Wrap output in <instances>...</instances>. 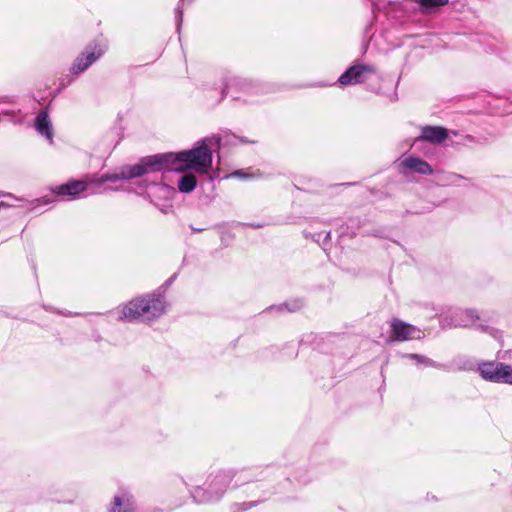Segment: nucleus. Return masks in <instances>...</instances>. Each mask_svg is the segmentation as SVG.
Here are the masks:
<instances>
[{
    "label": "nucleus",
    "mask_w": 512,
    "mask_h": 512,
    "mask_svg": "<svg viewBox=\"0 0 512 512\" xmlns=\"http://www.w3.org/2000/svg\"><path fill=\"white\" fill-rule=\"evenodd\" d=\"M228 477L226 475H219L214 479V486L226 487Z\"/></svg>",
    "instance_id": "f3484780"
},
{
    "label": "nucleus",
    "mask_w": 512,
    "mask_h": 512,
    "mask_svg": "<svg viewBox=\"0 0 512 512\" xmlns=\"http://www.w3.org/2000/svg\"><path fill=\"white\" fill-rule=\"evenodd\" d=\"M375 72V67L371 65H353L340 76L339 82L342 85L358 84L365 81L368 75L374 74Z\"/></svg>",
    "instance_id": "7ed1b4c3"
},
{
    "label": "nucleus",
    "mask_w": 512,
    "mask_h": 512,
    "mask_svg": "<svg viewBox=\"0 0 512 512\" xmlns=\"http://www.w3.org/2000/svg\"><path fill=\"white\" fill-rule=\"evenodd\" d=\"M424 333L417 327L401 320H394L391 324V337L395 341L420 339Z\"/></svg>",
    "instance_id": "20e7f679"
},
{
    "label": "nucleus",
    "mask_w": 512,
    "mask_h": 512,
    "mask_svg": "<svg viewBox=\"0 0 512 512\" xmlns=\"http://www.w3.org/2000/svg\"><path fill=\"white\" fill-rule=\"evenodd\" d=\"M110 512H135L132 497L127 494L115 496Z\"/></svg>",
    "instance_id": "9d476101"
},
{
    "label": "nucleus",
    "mask_w": 512,
    "mask_h": 512,
    "mask_svg": "<svg viewBox=\"0 0 512 512\" xmlns=\"http://www.w3.org/2000/svg\"><path fill=\"white\" fill-rule=\"evenodd\" d=\"M5 206L4 202H0V207Z\"/></svg>",
    "instance_id": "412c9836"
},
{
    "label": "nucleus",
    "mask_w": 512,
    "mask_h": 512,
    "mask_svg": "<svg viewBox=\"0 0 512 512\" xmlns=\"http://www.w3.org/2000/svg\"><path fill=\"white\" fill-rule=\"evenodd\" d=\"M197 180L192 174L184 175L178 182V188L183 193H189L196 187Z\"/></svg>",
    "instance_id": "ddd939ff"
},
{
    "label": "nucleus",
    "mask_w": 512,
    "mask_h": 512,
    "mask_svg": "<svg viewBox=\"0 0 512 512\" xmlns=\"http://www.w3.org/2000/svg\"><path fill=\"white\" fill-rule=\"evenodd\" d=\"M232 175H235V176H242V173L240 171H237V172H234Z\"/></svg>",
    "instance_id": "6ab92c4d"
},
{
    "label": "nucleus",
    "mask_w": 512,
    "mask_h": 512,
    "mask_svg": "<svg viewBox=\"0 0 512 512\" xmlns=\"http://www.w3.org/2000/svg\"><path fill=\"white\" fill-rule=\"evenodd\" d=\"M475 316L471 311H461L458 314V318L453 323L454 326H467L471 323H474Z\"/></svg>",
    "instance_id": "2eb2a0df"
},
{
    "label": "nucleus",
    "mask_w": 512,
    "mask_h": 512,
    "mask_svg": "<svg viewBox=\"0 0 512 512\" xmlns=\"http://www.w3.org/2000/svg\"><path fill=\"white\" fill-rule=\"evenodd\" d=\"M298 306H294L293 308H289L290 311H294Z\"/></svg>",
    "instance_id": "aec40b11"
},
{
    "label": "nucleus",
    "mask_w": 512,
    "mask_h": 512,
    "mask_svg": "<svg viewBox=\"0 0 512 512\" xmlns=\"http://www.w3.org/2000/svg\"><path fill=\"white\" fill-rule=\"evenodd\" d=\"M104 47L101 45L95 46L93 50H86L75 61L72 66V71L75 74L85 71L93 62H95L103 53Z\"/></svg>",
    "instance_id": "423d86ee"
},
{
    "label": "nucleus",
    "mask_w": 512,
    "mask_h": 512,
    "mask_svg": "<svg viewBox=\"0 0 512 512\" xmlns=\"http://www.w3.org/2000/svg\"><path fill=\"white\" fill-rule=\"evenodd\" d=\"M409 357H410V358H413V359H416V360H418V361L425 362V363H428V362H429L428 360L424 359L422 356L417 355V354H411Z\"/></svg>",
    "instance_id": "a211bd4d"
},
{
    "label": "nucleus",
    "mask_w": 512,
    "mask_h": 512,
    "mask_svg": "<svg viewBox=\"0 0 512 512\" xmlns=\"http://www.w3.org/2000/svg\"><path fill=\"white\" fill-rule=\"evenodd\" d=\"M499 368V379H497V382L512 384V366L501 363Z\"/></svg>",
    "instance_id": "4468645a"
},
{
    "label": "nucleus",
    "mask_w": 512,
    "mask_h": 512,
    "mask_svg": "<svg viewBox=\"0 0 512 512\" xmlns=\"http://www.w3.org/2000/svg\"><path fill=\"white\" fill-rule=\"evenodd\" d=\"M499 364L500 363H483L480 367H479V370H480V373H481V376L485 379V380H489V381H492V382H497V379L498 376H499Z\"/></svg>",
    "instance_id": "9b49d317"
},
{
    "label": "nucleus",
    "mask_w": 512,
    "mask_h": 512,
    "mask_svg": "<svg viewBox=\"0 0 512 512\" xmlns=\"http://www.w3.org/2000/svg\"><path fill=\"white\" fill-rule=\"evenodd\" d=\"M87 188L86 182L83 181H70L66 184L56 187L53 191L57 195L76 196L85 191Z\"/></svg>",
    "instance_id": "6e6552de"
},
{
    "label": "nucleus",
    "mask_w": 512,
    "mask_h": 512,
    "mask_svg": "<svg viewBox=\"0 0 512 512\" xmlns=\"http://www.w3.org/2000/svg\"><path fill=\"white\" fill-rule=\"evenodd\" d=\"M398 166L401 172L408 170L422 175H430L433 173V169L426 161L413 156L399 159Z\"/></svg>",
    "instance_id": "39448f33"
},
{
    "label": "nucleus",
    "mask_w": 512,
    "mask_h": 512,
    "mask_svg": "<svg viewBox=\"0 0 512 512\" xmlns=\"http://www.w3.org/2000/svg\"><path fill=\"white\" fill-rule=\"evenodd\" d=\"M36 130L50 142L53 139V128L46 111H41L35 121Z\"/></svg>",
    "instance_id": "1a4fd4ad"
},
{
    "label": "nucleus",
    "mask_w": 512,
    "mask_h": 512,
    "mask_svg": "<svg viewBox=\"0 0 512 512\" xmlns=\"http://www.w3.org/2000/svg\"><path fill=\"white\" fill-rule=\"evenodd\" d=\"M212 139H206L198 147L179 153H165L148 156L130 169L127 176L143 175L161 170L184 172L193 170L200 174L208 173L212 165Z\"/></svg>",
    "instance_id": "f257e3e1"
},
{
    "label": "nucleus",
    "mask_w": 512,
    "mask_h": 512,
    "mask_svg": "<svg viewBox=\"0 0 512 512\" xmlns=\"http://www.w3.org/2000/svg\"><path fill=\"white\" fill-rule=\"evenodd\" d=\"M420 3L424 7H438L446 5L448 0H420Z\"/></svg>",
    "instance_id": "dca6fc26"
},
{
    "label": "nucleus",
    "mask_w": 512,
    "mask_h": 512,
    "mask_svg": "<svg viewBox=\"0 0 512 512\" xmlns=\"http://www.w3.org/2000/svg\"><path fill=\"white\" fill-rule=\"evenodd\" d=\"M165 303L160 297L138 298L130 301L122 308V317L126 320H135L142 317L151 320L163 314Z\"/></svg>",
    "instance_id": "f03ea898"
},
{
    "label": "nucleus",
    "mask_w": 512,
    "mask_h": 512,
    "mask_svg": "<svg viewBox=\"0 0 512 512\" xmlns=\"http://www.w3.org/2000/svg\"><path fill=\"white\" fill-rule=\"evenodd\" d=\"M447 138V131L442 127H425L419 139L431 142L441 143Z\"/></svg>",
    "instance_id": "0eeeda50"
},
{
    "label": "nucleus",
    "mask_w": 512,
    "mask_h": 512,
    "mask_svg": "<svg viewBox=\"0 0 512 512\" xmlns=\"http://www.w3.org/2000/svg\"><path fill=\"white\" fill-rule=\"evenodd\" d=\"M137 164L135 165H131V166H125L121 169V172L120 173H115V174H106V175H103L101 177V179L98 181L99 184L101 183H104L106 181H111V182H115L119 179H130V178H134V177H139L140 175H133V176H127L126 174H128L130 172V169L135 167Z\"/></svg>",
    "instance_id": "f8f14e48"
}]
</instances>
